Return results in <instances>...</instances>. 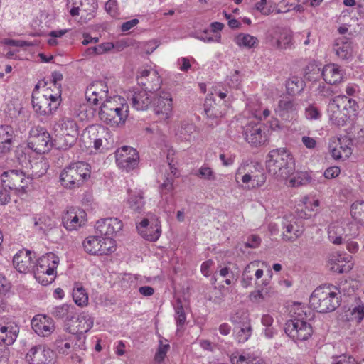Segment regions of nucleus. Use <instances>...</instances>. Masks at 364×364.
I'll return each instance as SVG.
<instances>
[{"instance_id":"f257e3e1","label":"nucleus","mask_w":364,"mask_h":364,"mask_svg":"<svg viewBox=\"0 0 364 364\" xmlns=\"http://www.w3.org/2000/svg\"><path fill=\"white\" fill-rule=\"evenodd\" d=\"M267 170L279 181H287L294 173L295 164L293 156L284 148L271 150L266 159Z\"/></svg>"},{"instance_id":"f03ea898","label":"nucleus","mask_w":364,"mask_h":364,"mask_svg":"<svg viewBox=\"0 0 364 364\" xmlns=\"http://www.w3.org/2000/svg\"><path fill=\"white\" fill-rule=\"evenodd\" d=\"M98 114L101 120L107 124L122 125L129 115V105L124 98L114 96L102 102Z\"/></svg>"},{"instance_id":"7ed1b4c3","label":"nucleus","mask_w":364,"mask_h":364,"mask_svg":"<svg viewBox=\"0 0 364 364\" xmlns=\"http://www.w3.org/2000/svg\"><path fill=\"white\" fill-rule=\"evenodd\" d=\"M310 319L311 311L308 314L303 309L298 308L292 318L286 322L285 333L295 342L307 341L313 334Z\"/></svg>"},{"instance_id":"20e7f679","label":"nucleus","mask_w":364,"mask_h":364,"mask_svg":"<svg viewBox=\"0 0 364 364\" xmlns=\"http://www.w3.org/2000/svg\"><path fill=\"white\" fill-rule=\"evenodd\" d=\"M335 290L330 286L317 287L310 296L311 306L320 313L333 311L340 305V297Z\"/></svg>"},{"instance_id":"39448f33","label":"nucleus","mask_w":364,"mask_h":364,"mask_svg":"<svg viewBox=\"0 0 364 364\" xmlns=\"http://www.w3.org/2000/svg\"><path fill=\"white\" fill-rule=\"evenodd\" d=\"M90 176L89 165L77 161L66 166L60 174L61 186L66 189L80 188Z\"/></svg>"},{"instance_id":"423d86ee","label":"nucleus","mask_w":364,"mask_h":364,"mask_svg":"<svg viewBox=\"0 0 364 364\" xmlns=\"http://www.w3.org/2000/svg\"><path fill=\"white\" fill-rule=\"evenodd\" d=\"M59 264V258L50 252L41 257L33 267L36 279L43 286L52 283L55 277L56 268Z\"/></svg>"},{"instance_id":"0eeeda50","label":"nucleus","mask_w":364,"mask_h":364,"mask_svg":"<svg viewBox=\"0 0 364 364\" xmlns=\"http://www.w3.org/2000/svg\"><path fill=\"white\" fill-rule=\"evenodd\" d=\"M60 90L54 94L50 88L44 90V93L33 92L32 104L36 113L41 116H49L53 113L60 104Z\"/></svg>"},{"instance_id":"6e6552de","label":"nucleus","mask_w":364,"mask_h":364,"mask_svg":"<svg viewBox=\"0 0 364 364\" xmlns=\"http://www.w3.org/2000/svg\"><path fill=\"white\" fill-rule=\"evenodd\" d=\"M266 41L277 50H287L294 48L293 32L287 27L274 26L266 34Z\"/></svg>"},{"instance_id":"1a4fd4ad","label":"nucleus","mask_w":364,"mask_h":364,"mask_svg":"<svg viewBox=\"0 0 364 364\" xmlns=\"http://www.w3.org/2000/svg\"><path fill=\"white\" fill-rule=\"evenodd\" d=\"M85 251L92 255H108L115 250V240L101 235L89 236L82 243Z\"/></svg>"},{"instance_id":"9d476101","label":"nucleus","mask_w":364,"mask_h":364,"mask_svg":"<svg viewBox=\"0 0 364 364\" xmlns=\"http://www.w3.org/2000/svg\"><path fill=\"white\" fill-rule=\"evenodd\" d=\"M28 146L36 153L44 154L51 149L53 142L48 132L38 126L31 129Z\"/></svg>"},{"instance_id":"9b49d317","label":"nucleus","mask_w":364,"mask_h":364,"mask_svg":"<svg viewBox=\"0 0 364 364\" xmlns=\"http://www.w3.org/2000/svg\"><path fill=\"white\" fill-rule=\"evenodd\" d=\"M154 112L158 119L167 121L173 114V99L170 92L160 91L154 95L152 100Z\"/></svg>"},{"instance_id":"f8f14e48","label":"nucleus","mask_w":364,"mask_h":364,"mask_svg":"<svg viewBox=\"0 0 364 364\" xmlns=\"http://www.w3.org/2000/svg\"><path fill=\"white\" fill-rule=\"evenodd\" d=\"M352 139L347 135L333 136L330 139L328 150L335 160L344 161L352 154Z\"/></svg>"},{"instance_id":"ddd939ff","label":"nucleus","mask_w":364,"mask_h":364,"mask_svg":"<svg viewBox=\"0 0 364 364\" xmlns=\"http://www.w3.org/2000/svg\"><path fill=\"white\" fill-rule=\"evenodd\" d=\"M115 158L117 166L129 172L138 166L139 156L135 149L124 146L115 151Z\"/></svg>"},{"instance_id":"4468645a","label":"nucleus","mask_w":364,"mask_h":364,"mask_svg":"<svg viewBox=\"0 0 364 364\" xmlns=\"http://www.w3.org/2000/svg\"><path fill=\"white\" fill-rule=\"evenodd\" d=\"M57 124L64 135V143L59 144L58 148L67 149L75 144L78 136V127L76 122L70 117L61 118Z\"/></svg>"},{"instance_id":"2eb2a0df","label":"nucleus","mask_w":364,"mask_h":364,"mask_svg":"<svg viewBox=\"0 0 364 364\" xmlns=\"http://www.w3.org/2000/svg\"><path fill=\"white\" fill-rule=\"evenodd\" d=\"M300 108L301 103L299 101L286 97L279 100L275 112L283 120L291 122L297 119Z\"/></svg>"},{"instance_id":"dca6fc26","label":"nucleus","mask_w":364,"mask_h":364,"mask_svg":"<svg viewBox=\"0 0 364 364\" xmlns=\"http://www.w3.org/2000/svg\"><path fill=\"white\" fill-rule=\"evenodd\" d=\"M139 233L146 240L156 241L161 235V225L158 218H144L137 225Z\"/></svg>"},{"instance_id":"f3484780","label":"nucleus","mask_w":364,"mask_h":364,"mask_svg":"<svg viewBox=\"0 0 364 364\" xmlns=\"http://www.w3.org/2000/svg\"><path fill=\"white\" fill-rule=\"evenodd\" d=\"M267 128L262 123L250 122L244 129L246 141L253 146L263 144L267 139Z\"/></svg>"},{"instance_id":"a211bd4d","label":"nucleus","mask_w":364,"mask_h":364,"mask_svg":"<svg viewBox=\"0 0 364 364\" xmlns=\"http://www.w3.org/2000/svg\"><path fill=\"white\" fill-rule=\"evenodd\" d=\"M53 358V351L43 345L33 346L26 355L29 364H51Z\"/></svg>"},{"instance_id":"6ab92c4d","label":"nucleus","mask_w":364,"mask_h":364,"mask_svg":"<svg viewBox=\"0 0 364 364\" xmlns=\"http://www.w3.org/2000/svg\"><path fill=\"white\" fill-rule=\"evenodd\" d=\"M96 232L104 238L113 240V237L122 230V222L117 218H107L101 219L96 223Z\"/></svg>"},{"instance_id":"aec40b11","label":"nucleus","mask_w":364,"mask_h":364,"mask_svg":"<svg viewBox=\"0 0 364 364\" xmlns=\"http://www.w3.org/2000/svg\"><path fill=\"white\" fill-rule=\"evenodd\" d=\"M68 4H71L70 14L72 16L80 15V12L85 13V18L92 19L95 16L98 4L97 0H69Z\"/></svg>"},{"instance_id":"412c9836","label":"nucleus","mask_w":364,"mask_h":364,"mask_svg":"<svg viewBox=\"0 0 364 364\" xmlns=\"http://www.w3.org/2000/svg\"><path fill=\"white\" fill-rule=\"evenodd\" d=\"M108 87L102 80L95 81L91 83L86 90L85 97L88 102L94 105H98L102 101L107 99Z\"/></svg>"},{"instance_id":"4be33fe9","label":"nucleus","mask_w":364,"mask_h":364,"mask_svg":"<svg viewBox=\"0 0 364 364\" xmlns=\"http://www.w3.org/2000/svg\"><path fill=\"white\" fill-rule=\"evenodd\" d=\"M1 178L3 183H8L6 186H8L9 190H15L18 194L25 193L26 185H21L26 181L23 172L18 170H9L4 171Z\"/></svg>"},{"instance_id":"5701e85b","label":"nucleus","mask_w":364,"mask_h":364,"mask_svg":"<svg viewBox=\"0 0 364 364\" xmlns=\"http://www.w3.org/2000/svg\"><path fill=\"white\" fill-rule=\"evenodd\" d=\"M282 225V239L286 242H294L303 234L304 228L300 220L284 218Z\"/></svg>"},{"instance_id":"b1692460","label":"nucleus","mask_w":364,"mask_h":364,"mask_svg":"<svg viewBox=\"0 0 364 364\" xmlns=\"http://www.w3.org/2000/svg\"><path fill=\"white\" fill-rule=\"evenodd\" d=\"M93 318L87 312H82L75 320H72L68 330L71 334L84 336L93 326Z\"/></svg>"},{"instance_id":"393cba45","label":"nucleus","mask_w":364,"mask_h":364,"mask_svg":"<svg viewBox=\"0 0 364 364\" xmlns=\"http://www.w3.org/2000/svg\"><path fill=\"white\" fill-rule=\"evenodd\" d=\"M33 330L41 336H48L55 330L53 320L46 315L38 314L31 320Z\"/></svg>"},{"instance_id":"a878e982","label":"nucleus","mask_w":364,"mask_h":364,"mask_svg":"<svg viewBox=\"0 0 364 364\" xmlns=\"http://www.w3.org/2000/svg\"><path fill=\"white\" fill-rule=\"evenodd\" d=\"M329 262L331 270L338 273L348 272L353 267L352 256L346 253L332 254Z\"/></svg>"},{"instance_id":"bb28decb","label":"nucleus","mask_w":364,"mask_h":364,"mask_svg":"<svg viewBox=\"0 0 364 364\" xmlns=\"http://www.w3.org/2000/svg\"><path fill=\"white\" fill-rule=\"evenodd\" d=\"M85 213L80 209L71 208L63 215L64 227L68 230H77L85 223Z\"/></svg>"},{"instance_id":"cd10ccee","label":"nucleus","mask_w":364,"mask_h":364,"mask_svg":"<svg viewBox=\"0 0 364 364\" xmlns=\"http://www.w3.org/2000/svg\"><path fill=\"white\" fill-rule=\"evenodd\" d=\"M32 253L28 250H21L16 253L13 259V264L16 269L20 273H27L33 271L34 262L32 259Z\"/></svg>"},{"instance_id":"c85d7f7f","label":"nucleus","mask_w":364,"mask_h":364,"mask_svg":"<svg viewBox=\"0 0 364 364\" xmlns=\"http://www.w3.org/2000/svg\"><path fill=\"white\" fill-rule=\"evenodd\" d=\"M352 38L341 36L337 38L333 45L336 55L341 60H348L352 57Z\"/></svg>"},{"instance_id":"c756f323","label":"nucleus","mask_w":364,"mask_h":364,"mask_svg":"<svg viewBox=\"0 0 364 364\" xmlns=\"http://www.w3.org/2000/svg\"><path fill=\"white\" fill-rule=\"evenodd\" d=\"M153 95L145 90L135 92L131 97L132 107L139 111L146 110L152 104Z\"/></svg>"},{"instance_id":"7c9ffc66","label":"nucleus","mask_w":364,"mask_h":364,"mask_svg":"<svg viewBox=\"0 0 364 364\" xmlns=\"http://www.w3.org/2000/svg\"><path fill=\"white\" fill-rule=\"evenodd\" d=\"M328 114L331 123L338 127L345 126L347 122L350 119V117L346 114L333 100L328 103Z\"/></svg>"},{"instance_id":"2f4dec72","label":"nucleus","mask_w":364,"mask_h":364,"mask_svg":"<svg viewBox=\"0 0 364 364\" xmlns=\"http://www.w3.org/2000/svg\"><path fill=\"white\" fill-rule=\"evenodd\" d=\"M259 262L254 261L248 264L242 275L241 284L243 287L247 288L252 285V281L253 279V275L255 276L256 279H260L264 274L262 269L258 268Z\"/></svg>"},{"instance_id":"473e14b6","label":"nucleus","mask_w":364,"mask_h":364,"mask_svg":"<svg viewBox=\"0 0 364 364\" xmlns=\"http://www.w3.org/2000/svg\"><path fill=\"white\" fill-rule=\"evenodd\" d=\"M139 83L146 87V89L157 90L161 84V80L156 70H142L138 76Z\"/></svg>"},{"instance_id":"72a5a7b5","label":"nucleus","mask_w":364,"mask_h":364,"mask_svg":"<svg viewBox=\"0 0 364 364\" xmlns=\"http://www.w3.org/2000/svg\"><path fill=\"white\" fill-rule=\"evenodd\" d=\"M333 101L350 117L356 114L358 109V105L353 97L341 95L335 97Z\"/></svg>"},{"instance_id":"f704fd0d","label":"nucleus","mask_w":364,"mask_h":364,"mask_svg":"<svg viewBox=\"0 0 364 364\" xmlns=\"http://www.w3.org/2000/svg\"><path fill=\"white\" fill-rule=\"evenodd\" d=\"M127 204L134 213H141L145 205L144 193L141 191H134L129 189Z\"/></svg>"},{"instance_id":"c9c22d12","label":"nucleus","mask_w":364,"mask_h":364,"mask_svg":"<svg viewBox=\"0 0 364 364\" xmlns=\"http://www.w3.org/2000/svg\"><path fill=\"white\" fill-rule=\"evenodd\" d=\"M322 76L326 82L334 85L341 81L343 72L338 65L328 64L322 70Z\"/></svg>"},{"instance_id":"e433bc0d","label":"nucleus","mask_w":364,"mask_h":364,"mask_svg":"<svg viewBox=\"0 0 364 364\" xmlns=\"http://www.w3.org/2000/svg\"><path fill=\"white\" fill-rule=\"evenodd\" d=\"M19 328L15 323H8L0 328V339L6 346H10L16 340Z\"/></svg>"},{"instance_id":"4c0bfd02","label":"nucleus","mask_w":364,"mask_h":364,"mask_svg":"<svg viewBox=\"0 0 364 364\" xmlns=\"http://www.w3.org/2000/svg\"><path fill=\"white\" fill-rule=\"evenodd\" d=\"M77 337L75 335H68L67 333L60 334L55 341L54 346L56 350L64 355L71 353V344L75 341Z\"/></svg>"},{"instance_id":"58836bf2","label":"nucleus","mask_w":364,"mask_h":364,"mask_svg":"<svg viewBox=\"0 0 364 364\" xmlns=\"http://www.w3.org/2000/svg\"><path fill=\"white\" fill-rule=\"evenodd\" d=\"M328 236L330 241L335 245H341L345 240L346 235L343 225L336 222L331 223L328 229Z\"/></svg>"},{"instance_id":"ea45409f","label":"nucleus","mask_w":364,"mask_h":364,"mask_svg":"<svg viewBox=\"0 0 364 364\" xmlns=\"http://www.w3.org/2000/svg\"><path fill=\"white\" fill-rule=\"evenodd\" d=\"M105 131L104 127H97L94 125L88 127L83 131L80 139L86 147H91L93 139L104 134Z\"/></svg>"},{"instance_id":"a19ab883","label":"nucleus","mask_w":364,"mask_h":364,"mask_svg":"<svg viewBox=\"0 0 364 364\" xmlns=\"http://www.w3.org/2000/svg\"><path fill=\"white\" fill-rule=\"evenodd\" d=\"M14 129L9 125L0 127V149L3 152L9 151L14 136Z\"/></svg>"},{"instance_id":"79ce46f5","label":"nucleus","mask_w":364,"mask_h":364,"mask_svg":"<svg viewBox=\"0 0 364 364\" xmlns=\"http://www.w3.org/2000/svg\"><path fill=\"white\" fill-rule=\"evenodd\" d=\"M258 287V289L252 291L249 295L250 300L253 303L259 304L267 300L274 293L272 287Z\"/></svg>"},{"instance_id":"37998d69","label":"nucleus","mask_w":364,"mask_h":364,"mask_svg":"<svg viewBox=\"0 0 364 364\" xmlns=\"http://www.w3.org/2000/svg\"><path fill=\"white\" fill-rule=\"evenodd\" d=\"M195 132L196 127L193 124L183 121L177 130L176 135L182 141H191Z\"/></svg>"},{"instance_id":"c03bdc74","label":"nucleus","mask_w":364,"mask_h":364,"mask_svg":"<svg viewBox=\"0 0 364 364\" xmlns=\"http://www.w3.org/2000/svg\"><path fill=\"white\" fill-rule=\"evenodd\" d=\"M75 307L73 305L63 304L53 307L50 314L56 318H69L72 317Z\"/></svg>"},{"instance_id":"a18cd8bd","label":"nucleus","mask_w":364,"mask_h":364,"mask_svg":"<svg viewBox=\"0 0 364 364\" xmlns=\"http://www.w3.org/2000/svg\"><path fill=\"white\" fill-rule=\"evenodd\" d=\"M73 298L75 303L80 306H84L88 304V294L80 284L75 285L73 289Z\"/></svg>"},{"instance_id":"49530a36","label":"nucleus","mask_w":364,"mask_h":364,"mask_svg":"<svg viewBox=\"0 0 364 364\" xmlns=\"http://www.w3.org/2000/svg\"><path fill=\"white\" fill-rule=\"evenodd\" d=\"M204 112L208 118L218 119L222 117L223 113L218 108L214 100L207 98L204 103Z\"/></svg>"},{"instance_id":"de8ad7c7","label":"nucleus","mask_w":364,"mask_h":364,"mask_svg":"<svg viewBox=\"0 0 364 364\" xmlns=\"http://www.w3.org/2000/svg\"><path fill=\"white\" fill-rule=\"evenodd\" d=\"M291 178L288 181L287 186L291 187H299L309 183L311 177L307 172H296L291 176Z\"/></svg>"},{"instance_id":"09e8293b","label":"nucleus","mask_w":364,"mask_h":364,"mask_svg":"<svg viewBox=\"0 0 364 364\" xmlns=\"http://www.w3.org/2000/svg\"><path fill=\"white\" fill-rule=\"evenodd\" d=\"M114 48L112 43L107 42L94 47L88 48L85 53V56L98 55L110 51Z\"/></svg>"},{"instance_id":"8fccbe9b","label":"nucleus","mask_w":364,"mask_h":364,"mask_svg":"<svg viewBox=\"0 0 364 364\" xmlns=\"http://www.w3.org/2000/svg\"><path fill=\"white\" fill-rule=\"evenodd\" d=\"M232 362L233 364H266L262 358L250 353L242 354L238 357L235 356Z\"/></svg>"},{"instance_id":"3c124183","label":"nucleus","mask_w":364,"mask_h":364,"mask_svg":"<svg viewBox=\"0 0 364 364\" xmlns=\"http://www.w3.org/2000/svg\"><path fill=\"white\" fill-rule=\"evenodd\" d=\"M230 321L234 323L235 326L250 324L249 314L247 311L243 309L238 310L232 314Z\"/></svg>"},{"instance_id":"603ef678","label":"nucleus","mask_w":364,"mask_h":364,"mask_svg":"<svg viewBox=\"0 0 364 364\" xmlns=\"http://www.w3.org/2000/svg\"><path fill=\"white\" fill-rule=\"evenodd\" d=\"M237 45L245 48H251L257 46L258 40L256 37L250 36V34H239L235 40Z\"/></svg>"},{"instance_id":"864d4df0","label":"nucleus","mask_w":364,"mask_h":364,"mask_svg":"<svg viewBox=\"0 0 364 364\" xmlns=\"http://www.w3.org/2000/svg\"><path fill=\"white\" fill-rule=\"evenodd\" d=\"M236 339L240 343H245L248 340L252 334L251 324L242 325V326H235Z\"/></svg>"},{"instance_id":"5fc2aeb1","label":"nucleus","mask_w":364,"mask_h":364,"mask_svg":"<svg viewBox=\"0 0 364 364\" xmlns=\"http://www.w3.org/2000/svg\"><path fill=\"white\" fill-rule=\"evenodd\" d=\"M286 87L289 95H294L303 90L304 82L298 77H294L287 80Z\"/></svg>"},{"instance_id":"6e6d98bb","label":"nucleus","mask_w":364,"mask_h":364,"mask_svg":"<svg viewBox=\"0 0 364 364\" xmlns=\"http://www.w3.org/2000/svg\"><path fill=\"white\" fill-rule=\"evenodd\" d=\"M175 319L177 326H183L185 324L186 316L181 301L178 300L175 306Z\"/></svg>"},{"instance_id":"4d7b16f0","label":"nucleus","mask_w":364,"mask_h":364,"mask_svg":"<svg viewBox=\"0 0 364 364\" xmlns=\"http://www.w3.org/2000/svg\"><path fill=\"white\" fill-rule=\"evenodd\" d=\"M198 177L208 180V181H215L216 179V176L213 169L207 165L202 166L198 171L196 174Z\"/></svg>"},{"instance_id":"13d9d810","label":"nucleus","mask_w":364,"mask_h":364,"mask_svg":"<svg viewBox=\"0 0 364 364\" xmlns=\"http://www.w3.org/2000/svg\"><path fill=\"white\" fill-rule=\"evenodd\" d=\"M173 181L174 178L172 176L171 173H167V175L164 176V181L159 186L162 194L169 193L173 190Z\"/></svg>"},{"instance_id":"bf43d9fd","label":"nucleus","mask_w":364,"mask_h":364,"mask_svg":"<svg viewBox=\"0 0 364 364\" xmlns=\"http://www.w3.org/2000/svg\"><path fill=\"white\" fill-rule=\"evenodd\" d=\"M75 341H73V344H71V353H77V351H85L87 350V347L85 345V337L81 336H76Z\"/></svg>"},{"instance_id":"052dcab7","label":"nucleus","mask_w":364,"mask_h":364,"mask_svg":"<svg viewBox=\"0 0 364 364\" xmlns=\"http://www.w3.org/2000/svg\"><path fill=\"white\" fill-rule=\"evenodd\" d=\"M105 9L111 16L115 17L118 14L117 2L116 0H108L105 5Z\"/></svg>"},{"instance_id":"680f3d73","label":"nucleus","mask_w":364,"mask_h":364,"mask_svg":"<svg viewBox=\"0 0 364 364\" xmlns=\"http://www.w3.org/2000/svg\"><path fill=\"white\" fill-rule=\"evenodd\" d=\"M305 116L308 119H318L321 117V113L317 107L309 105L305 109Z\"/></svg>"},{"instance_id":"e2e57ef3","label":"nucleus","mask_w":364,"mask_h":364,"mask_svg":"<svg viewBox=\"0 0 364 364\" xmlns=\"http://www.w3.org/2000/svg\"><path fill=\"white\" fill-rule=\"evenodd\" d=\"M352 316L356 319L358 323H360L364 318V303L358 304L352 309Z\"/></svg>"},{"instance_id":"0e129e2a","label":"nucleus","mask_w":364,"mask_h":364,"mask_svg":"<svg viewBox=\"0 0 364 364\" xmlns=\"http://www.w3.org/2000/svg\"><path fill=\"white\" fill-rule=\"evenodd\" d=\"M168 348H169L168 344H164V345L161 344L156 353L155 360L157 362H161L162 360H164Z\"/></svg>"},{"instance_id":"69168bd1","label":"nucleus","mask_w":364,"mask_h":364,"mask_svg":"<svg viewBox=\"0 0 364 364\" xmlns=\"http://www.w3.org/2000/svg\"><path fill=\"white\" fill-rule=\"evenodd\" d=\"M266 181V176L264 173L260 172L256 174L252 175V186L254 188L255 186H262L264 184Z\"/></svg>"},{"instance_id":"338daca9","label":"nucleus","mask_w":364,"mask_h":364,"mask_svg":"<svg viewBox=\"0 0 364 364\" xmlns=\"http://www.w3.org/2000/svg\"><path fill=\"white\" fill-rule=\"evenodd\" d=\"M10 200V191L6 187H0V205H6Z\"/></svg>"},{"instance_id":"774afa93","label":"nucleus","mask_w":364,"mask_h":364,"mask_svg":"<svg viewBox=\"0 0 364 364\" xmlns=\"http://www.w3.org/2000/svg\"><path fill=\"white\" fill-rule=\"evenodd\" d=\"M260 243V237L256 235H252L248 237L247 241L245 242V246L247 247L256 248L259 247Z\"/></svg>"}]
</instances>
